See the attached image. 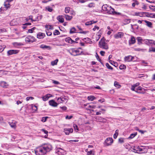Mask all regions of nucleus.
Wrapping results in <instances>:
<instances>
[{"label":"nucleus","instance_id":"f257e3e1","mask_svg":"<svg viewBox=\"0 0 155 155\" xmlns=\"http://www.w3.org/2000/svg\"><path fill=\"white\" fill-rule=\"evenodd\" d=\"M51 145L49 143H44L38 146L34 151L36 155H45L52 149Z\"/></svg>","mask_w":155,"mask_h":155},{"label":"nucleus","instance_id":"f03ea898","mask_svg":"<svg viewBox=\"0 0 155 155\" xmlns=\"http://www.w3.org/2000/svg\"><path fill=\"white\" fill-rule=\"evenodd\" d=\"M99 46L102 49L107 50L108 46L107 44L106 43L103 38L101 39L99 42Z\"/></svg>","mask_w":155,"mask_h":155},{"label":"nucleus","instance_id":"7ed1b4c3","mask_svg":"<svg viewBox=\"0 0 155 155\" xmlns=\"http://www.w3.org/2000/svg\"><path fill=\"white\" fill-rule=\"evenodd\" d=\"M36 39L33 36L28 35L26 37L25 40L26 43H31L34 41H35Z\"/></svg>","mask_w":155,"mask_h":155},{"label":"nucleus","instance_id":"20e7f679","mask_svg":"<svg viewBox=\"0 0 155 155\" xmlns=\"http://www.w3.org/2000/svg\"><path fill=\"white\" fill-rule=\"evenodd\" d=\"M113 142V139L111 137L107 138L104 141V145L106 146L111 145Z\"/></svg>","mask_w":155,"mask_h":155},{"label":"nucleus","instance_id":"39448f33","mask_svg":"<svg viewBox=\"0 0 155 155\" xmlns=\"http://www.w3.org/2000/svg\"><path fill=\"white\" fill-rule=\"evenodd\" d=\"M108 8L106 12V13L108 14H114L115 13L116 14H120V13L119 12H116L114 11V9L111 8V6H110L109 7H108Z\"/></svg>","mask_w":155,"mask_h":155},{"label":"nucleus","instance_id":"423d86ee","mask_svg":"<svg viewBox=\"0 0 155 155\" xmlns=\"http://www.w3.org/2000/svg\"><path fill=\"white\" fill-rule=\"evenodd\" d=\"M143 41L147 45H155V41L153 40L144 39Z\"/></svg>","mask_w":155,"mask_h":155},{"label":"nucleus","instance_id":"0eeeda50","mask_svg":"<svg viewBox=\"0 0 155 155\" xmlns=\"http://www.w3.org/2000/svg\"><path fill=\"white\" fill-rule=\"evenodd\" d=\"M144 89L141 87H138L136 89L135 91L136 92L139 94H143L144 93Z\"/></svg>","mask_w":155,"mask_h":155},{"label":"nucleus","instance_id":"6e6552de","mask_svg":"<svg viewBox=\"0 0 155 155\" xmlns=\"http://www.w3.org/2000/svg\"><path fill=\"white\" fill-rule=\"evenodd\" d=\"M124 36V33L121 32H118L114 35V38L116 39L122 38Z\"/></svg>","mask_w":155,"mask_h":155},{"label":"nucleus","instance_id":"1a4fd4ad","mask_svg":"<svg viewBox=\"0 0 155 155\" xmlns=\"http://www.w3.org/2000/svg\"><path fill=\"white\" fill-rule=\"evenodd\" d=\"M56 153L58 155H64L65 153V151L61 148H58L55 151Z\"/></svg>","mask_w":155,"mask_h":155},{"label":"nucleus","instance_id":"9d476101","mask_svg":"<svg viewBox=\"0 0 155 155\" xmlns=\"http://www.w3.org/2000/svg\"><path fill=\"white\" fill-rule=\"evenodd\" d=\"M19 51L16 50H10L7 51L8 55H11L13 54H15L18 53Z\"/></svg>","mask_w":155,"mask_h":155},{"label":"nucleus","instance_id":"9b49d317","mask_svg":"<svg viewBox=\"0 0 155 155\" xmlns=\"http://www.w3.org/2000/svg\"><path fill=\"white\" fill-rule=\"evenodd\" d=\"M73 131V129L71 128H65L64 129V131L66 134L69 135L70 133H72Z\"/></svg>","mask_w":155,"mask_h":155},{"label":"nucleus","instance_id":"f8f14e48","mask_svg":"<svg viewBox=\"0 0 155 155\" xmlns=\"http://www.w3.org/2000/svg\"><path fill=\"white\" fill-rule=\"evenodd\" d=\"M70 54L74 56H77L80 54L79 51L78 50H72L70 52Z\"/></svg>","mask_w":155,"mask_h":155},{"label":"nucleus","instance_id":"ddd939ff","mask_svg":"<svg viewBox=\"0 0 155 155\" xmlns=\"http://www.w3.org/2000/svg\"><path fill=\"white\" fill-rule=\"evenodd\" d=\"M95 119L98 121L104 123H106L107 122V120L105 118H103L99 116L96 117Z\"/></svg>","mask_w":155,"mask_h":155},{"label":"nucleus","instance_id":"4468645a","mask_svg":"<svg viewBox=\"0 0 155 155\" xmlns=\"http://www.w3.org/2000/svg\"><path fill=\"white\" fill-rule=\"evenodd\" d=\"M134 58V57H132L131 55H129L124 57V61L126 62H130L132 61Z\"/></svg>","mask_w":155,"mask_h":155},{"label":"nucleus","instance_id":"2eb2a0df","mask_svg":"<svg viewBox=\"0 0 155 155\" xmlns=\"http://www.w3.org/2000/svg\"><path fill=\"white\" fill-rule=\"evenodd\" d=\"M45 36V34L44 33L39 32L37 35V37L39 39L43 38Z\"/></svg>","mask_w":155,"mask_h":155},{"label":"nucleus","instance_id":"dca6fc26","mask_svg":"<svg viewBox=\"0 0 155 155\" xmlns=\"http://www.w3.org/2000/svg\"><path fill=\"white\" fill-rule=\"evenodd\" d=\"M65 41L66 42L71 44H72L74 43H77L78 42L74 41L73 40H72L71 38L70 37H68L66 38L65 39Z\"/></svg>","mask_w":155,"mask_h":155},{"label":"nucleus","instance_id":"f3484780","mask_svg":"<svg viewBox=\"0 0 155 155\" xmlns=\"http://www.w3.org/2000/svg\"><path fill=\"white\" fill-rule=\"evenodd\" d=\"M146 13L145 12L136 13L135 15L136 16H139L140 17H146Z\"/></svg>","mask_w":155,"mask_h":155},{"label":"nucleus","instance_id":"a211bd4d","mask_svg":"<svg viewBox=\"0 0 155 155\" xmlns=\"http://www.w3.org/2000/svg\"><path fill=\"white\" fill-rule=\"evenodd\" d=\"M49 105L53 107H56L58 104L54 101L51 100L49 101Z\"/></svg>","mask_w":155,"mask_h":155},{"label":"nucleus","instance_id":"6ab92c4d","mask_svg":"<svg viewBox=\"0 0 155 155\" xmlns=\"http://www.w3.org/2000/svg\"><path fill=\"white\" fill-rule=\"evenodd\" d=\"M52 96V95L51 94H47L42 97L43 100L44 101H47L50 97H51Z\"/></svg>","mask_w":155,"mask_h":155},{"label":"nucleus","instance_id":"aec40b11","mask_svg":"<svg viewBox=\"0 0 155 155\" xmlns=\"http://www.w3.org/2000/svg\"><path fill=\"white\" fill-rule=\"evenodd\" d=\"M40 47L43 49H47L48 50H50L51 49V48L50 46H47L44 44L41 45Z\"/></svg>","mask_w":155,"mask_h":155},{"label":"nucleus","instance_id":"412c9836","mask_svg":"<svg viewBox=\"0 0 155 155\" xmlns=\"http://www.w3.org/2000/svg\"><path fill=\"white\" fill-rule=\"evenodd\" d=\"M135 42V38L133 36H131V39L129 40V45L133 44H134Z\"/></svg>","mask_w":155,"mask_h":155},{"label":"nucleus","instance_id":"4be33fe9","mask_svg":"<svg viewBox=\"0 0 155 155\" xmlns=\"http://www.w3.org/2000/svg\"><path fill=\"white\" fill-rule=\"evenodd\" d=\"M141 149H140L139 146H134L133 148H132V151L134 152H138L139 151H140Z\"/></svg>","mask_w":155,"mask_h":155},{"label":"nucleus","instance_id":"5701e85b","mask_svg":"<svg viewBox=\"0 0 155 155\" xmlns=\"http://www.w3.org/2000/svg\"><path fill=\"white\" fill-rule=\"evenodd\" d=\"M96 107V106L95 105H94L92 104L91 103L90 105H88V106L86 108V109L87 110H92V111H94V110H91V108H93L94 109Z\"/></svg>","mask_w":155,"mask_h":155},{"label":"nucleus","instance_id":"b1692460","mask_svg":"<svg viewBox=\"0 0 155 155\" xmlns=\"http://www.w3.org/2000/svg\"><path fill=\"white\" fill-rule=\"evenodd\" d=\"M57 19L61 23H63L64 22V18L62 15H59L57 17Z\"/></svg>","mask_w":155,"mask_h":155},{"label":"nucleus","instance_id":"393cba45","mask_svg":"<svg viewBox=\"0 0 155 155\" xmlns=\"http://www.w3.org/2000/svg\"><path fill=\"white\" fill-rule=\"evenodd\" d=\"M0 85L1 86L3 87L6 88L7 87L8 84L6 82L2 81L0 82Z\"/></svg>","mask_w":155,"mask_h":155},{"label":"nucleus","instance_id":"a878e982","mask_svg":"<svg viewBox=\"0 0 155 155\" xmlns=\"http://www.w3.org/2000/svg\"><path fill=\"white\" fill-rule=\"evenodd\" d=\"M110 6H108L107 5L105 4L104 5L102 6V10H103L104 12L106 13V12L107 11L108 9V8Z\"/></svg>","mask_w":155,"mask_h":155},{"label":"nucleus","instance_id":"bb28decb","mask_svg":"<svg viewBox=\"0 0 155 155\" xmlns=\"http://www.w3.org/2000/svg\"><path fill=\"white\" fill-rule=\"evenodd\" d=\"M110 6H108L107 5L105 4L104 5L102 6V10H103L104 12L106 13V12L107 11L108 9V8Z\"/></svg>","mask_w":155,"mask_h":155},{"label":"nucleus","instance_id":"cd10ccee","mask_svg":"<svg viewBox=\"0 0 155 155\" xmlns=\"http://www.w3.org/2000/svg\"><path fill=\"white\" fill-rule=\"evenodd\" d=\"M139 85L140 83L138 82L134 84V85H132L131 87V90L133 91H135V90L136 89V88Z\"/></svg>","mask_w":155,"mask_h":155},{"label":"nucleus","instance_id":"c85d7f7f","mask_svg":"<svg viewBox=\"0 0 155 155\" xmlns=\"http://www.w3.org/2000/svg\"><path fill=\"white\" fill-rule=\"evenodd\" d=\"M4 5L5 7L6 8V9L9 8L11 6L10 3L6 1L4 2Z\"/></svg>","mask_w":155,"mask_h":155},{"label":"nucleus","instance_id":"c756f323","mask_svg":"<svg viewBox=\"0 0 155 155\" xmlns=\"http://www.w3.org/2000/svg\"><path fill=\"white\" fill-rule=\"evenodd\" d=\"M13 45L15 47H17L18 46H21L23 45L24 44L22 43L15 42L13 43Z\"/></svg>","mask_w":155,"mask_h":155},{"label":"nucleus","instance_id":"7c9ffc66","mask_svg":"<svg viewBox=\"0 0 155 155\" xmlns=\"http://www.w3.org/2000/svg\"><path fill=\"white\" fill-rule=\"evenodd\" d=\"M97 22V21H94L92 20L90 21L86 22L85 25H89L92 24L93 23H96Z\"/></svg>","mask_w":155,"mask_h":155},{"label":"nucleus","instance_id":"2f4dec72","mask_svg":"<svg viewBox=\"0 0 155 155\" xmlns=\"http://www.w3.org/2000/svg\"><path fill=\"white\" fill-rule=\"evenodd\" d=\"M130 22V19H124L123 21V23L124 25H127Z\"/></svg>","mask_w":155,"mask_h":155},{"label":"nucleus","instance_id":"473e14b6","mask_svg":"<svg viewBox=\"0 0 155 155\" xmlns=\"http://www.w3.org/2000/svg\"><path fill=\"white\" fill-rule=\"evenodd\" d=\"M84 41L87 43H91L92 41L89 38H85L83 39Z\"/></svg>","mask_w":155,"mask_h":155},{"label":"nucleus","instance_id":"72a5a7b5","mask_svg":"<svg viewBox=\"0 0 155 155\" xmlns=\"http://www.w3.org/2000/svg\"><path fill=\"white\" fill-rule=\"evenodd\" d=\"M64 16L66 19L68 21H70L72 18V16H70L67 15H65Z\"/></svg>","mask_w":155,"mask_h":155},{"label":"nucleus","instance_id":"f704fd0d","mask_svg":"<svg viewBox=\"0 0 155 155\" xmlns=\"http://www.w3.org/2000/svg\"><path fill=\"white\" fill-rule=\"evenodd\" d=\"M139 148L140 149H141L140 151H139V152H141L142 153H143L144 152L146 151V150L144 148V147L143 146H139Z\"/></svg>","mask_w":155,"mask_h":155},{"label":"nucleus","instance_id":"c9c22d12","mask_svg":"<svg viewBox=\"0 0 155 155\" xmlns=\"http://www.w3.org/2000/svg\"><path fill=\"white\" fill-rule=\"evenodd\" d=\"M76 32V29L74 27L71 28L70 31V34H73Z\"/></svg>","mask_w":155,"mask_h":155},{"label":"nucleus","instance_id":"e433bc0d","mask_svg":"<svg viewBox=\"0 0 155 155\" xmlns=\"http://www.w3.org/2000/svg\"><path fill=\"white\" fill-rule=\"evenodd\" d=\"M144 21L146 23L147 26L150 27H151L152 24L151 22L147 20H144Z\"/></svg>","mask_w":155,"mask_h":155},{"label":"nucleus","instance_id":"4c0bfd02","mask_svg":"<svg viewBox=\"0 0 155 155\" xmlns=\"http://www.w3.org/2000/svg\"><path fill=\"white\" fill-rule=\"evenodd\" d=\"M109 62L112 64L115 67H117V63L112 60H109Z\"/></svg>","mask_w":155,"mask_h":155},{"label":"nucleus","instance_id":"58836bf2","mask_svg":"<svg viewBox=\"0 0 155 155\" xmlns=\"http://www.w3.org/2000/svg\"><path fill=\"white\" fill-rule=\"evenodd\" d=\"M114 86L117 88H120L121 87V85H120L119 83L116 81L114 82Z\"/></svg>","mask_w":155,"mask_h":155},{"label":"nucleus","instance_id":"ea45409f","mask_svg":"<svg viewBox=\"0 0 155 155\" xmlns=\"http://www.w3.org/2000/svg\"><path fill=\"white\" fill-rule=\"evenodd\" d=\"M95 99V97L93 96H89L87 97V99L89 101H92Z\"/></svg>","mask_w":155,"mask_h":155},{"label":"nucleus","instance_id":"a19ab883","mask_svg":"<svg viewBox=\"0 0 155 155\" xmlns=\"http://www.w3.org/2000/svg\"><path fill=\"white\" fill-rule=\"evenodd\" d=\"M137 39L138 41V43L139 44H140L142 43V41H143L142 38L140 37H138L137 38Z\"/></svg>","mask_w":155,"mask_h":155},{"label":"nucleus","instance_id":"79ce46f5","mask_svg":"<svg viewBox=\"0 0 155 155\" xmlns=\"http://www.w3.org/2000/svg\"><path fill=\"white\" fill-rule=\"evenodd\" d=\"M137 134V132L135 133L134 134H132L130 135V136L129 137L128 139H131L134 138Z\"/></svg>","mask_w":155,"mask_h":155},{"label":"nucleus","instance_id":"37998d69","mask_svg":"<svg viewBox=\"0 0 155 155\" xmlns=\"http://www.w3.org/2000/svg\"><path fill=\"white\" fill-rule=\"evenodd\" d=\"M58 61V59H56L54 61H52L51 62V65L53 66L56 65Z\"/></svg>","mask_w":155,"mask_h":155},{"label":"nucleus","instance_id":"c03bdc74","mask_svg":"<svg viewBox=\"0 0 155 155\" xmlns=\"http://www.w3.org/2000/svg\"><path fill=\"white\" fill-rule=\"evenodd\" d=\"M153 13H152L149 12H147L146 17H153Z\"/></svg>","mask_w":155,"mask_h":155},{"label":"nucleus","instance_id":"a18cd8bd","mask_svg":"<svg viewBox=\"0 0 155 155\" xmlns=\"http://www.w3.org/2000/svg\"><path fill=\"white\" fill-rule=\"evenodd\" d=\"M31 23H26L23 25L22 28L23 29H25L26 28L27 25H31Z\"/></svg>","mask_w":155,"mask_h":155},{"label":"nucleus","instance_id":"49530a36","mask_svg":"<svg viewBox=\"0 0 155 155\" xmlns=\"http://www.w3.org/2000/svg\"><path fill=\"white\" fill-rule=\"evenodd\" d=\"M94 150H91L87 152V155H94Z\"/></svg>","mask_w":155,"mask_h":155},{"label":"nucleus","instance_id":"de8ad7c7","mask_svg":"<svg viewBox=\"0 0 155 155\" xmlns=\"http://www.w3.org/2000/svg\"><path fill=\"white\" fill-rule=\"evenodd\" d=\"M124 138L121 137L118 139V143H123L124 142Z\"/></svg>","mask_w":155,"mask_h":155},{"label":"nucleus","instance_id":"09e8293b","mask_svg":"<svg viewBox=\"0 0 155 155\" xmlns=\"http://www.w3.org/2000/svg\"><path fill=\"white\" fill-rule=\"evenodd\" d=\"M36 29L35 27H34L31 29H28L27 33H32Z\"/></svg>","mask_w":155,"mask_h":155},{"label":"nucleus","instance_id":"8fccbe9b","mask_svg":"<svg viewBox=\"0 0 155 155\" xmlns=\"http://www.w3.org/2000/svg\"><path fill=\"white\" fill-rule=\"evenodd\" d=\"M101 35L99 34V33H97L96 37V39L97 41H98V40L101 37Z\"/></svg>","mask_w":155,"mask_h":155},{"label":"nucleus","instance_id":"3c124183","mask_svg":"<svg viewBox=\"0 0 155 155\" xmlns=\"http://www.w3.org/2000/svg\"><path fill=\"white\" fill-rule=\"evenodd\" d=\"M87 6L89 8H92L95 6V4L94 3H91Z\"/></svg>","mask_w":155,"mask_h":155},{"label":"nucleus","instance_id":"603ef678","mask_svg":"<svg viewBox=\"0 0 155 155\" xmlns=\"http://www.w3.org/2000/svg\"><path fill=\"white\" fill-rule=\"evenodd\" d=\"M106 66L107 68L108 69H110L111 70H112L113 69V68L112 67H111L110 65L108 64V63H107L106 64Z\"/></svg>","mask_w":155,"mask_h":155},{"label":"nucleus","instance_id":"864d4df0","mask_svg":"<svg viewBox=\"0 0 155 155\" xmlns=\"http://www.w3.org/2000/svg\"><path fill=\"white\" fill-rule=\"evenodd\" d=\"M73 127H74V129L75 131L78 132L79 130H78V128L76 124H74Z\"/></svg>","mask_w":155,"mask_h":155},{"label":"nucleus","instance_id":"5fc2aeb1","mask_svg":"<svg viewBox=\"0 0 155 155\" xmlns=\"http://www.w3.org/2000/svg\"><path fill=\"white\" fill-rule=\"evenodd\" d=\"M126 67L124 65H121L119 67V68L120 70L125 69L126 68Z\"/></svg>","mask_w":155,"mask_h":155},{"label":"nucleus","instance_id":"6e6d98bb","mask_svg":"<svg viewBox=\"0 0 155 155\" xmlns=\"http://www.w3.org/2000/svg\"><path fill=\"white\" fill-rule=\"evenodd\" d=\"M54 35H58L60 34V32L57 30H55L53 32Z\"/></svg>","mask_w":155,"mask_h":155},{"label":"nucleus","instance_id":"4d7b16f0","mask_svg":"<svg viewBox=\"0 0 155 155\" xmlns=\"http://www.w3.org/2000/svg\"><path fill=\"white\" fill-rule=\"evenodd\" d=\"M70 8L68 7H66L65 9V12L66 13H68L69 12Z\"/></svg>","mask_w":155,"mask_h":155},{"label":"nucleus","instance_id":"13d9d810","mask_svg":"<svg viewBox=\"0 0 155 155\" xmlns=\"http://www.w3.org/2000/svg\"><path fill=\"white\" fill-rule=\"evenodd\" d=\"M46 34L48 36H50L51 35L52 33L50 31H49L47 29V30H46Z\"/></svg>","mask_w":155,"mask_h":155},{"label":"nucleus","instance_id":"bf43d9fd","mask_svg":"<svg viewBox=\"0 0 155 155\" xmlns=\"http://www.w3.org/2000/svg\"><path fill=\"white\" fill-rule=\"evenodd\" d=\"M48 118V117H43L42 118L41 121L43 122H45Z\"/></svg>","mask_w":155,"mask_h":155},{"label":"nucleus","instance_id":"052dcab7","mask_svg":"<svg viewBox=\"0 0 155 155\" xmlns=\"http://www.w3.org/2000/svg\"><path fill=\"white\" fill-rule=\"evenodd\" d=\"M57 100L58 103H62L63 102V100H62V98H61V97L58 98Z\"/></svg>","mask_w":155,"mask_h":155},{"label":"nucleus","instance_id":"680f3d73","mask_svg":"<svg viewBox=\"0 0 155 155\" xmlns=\"http://www.w3.org/2000/svg\"><path fill=\"white\" fill-rule=\"evenodd\" d=\"M139 4V3L137 1H135V2H133L132 4V6L133 7H134L135 6V5H138Z\"/></svg>","mask_w":155,"mask_h":155},{"label":"nucleus","instance_id":"e2e57ef3","mask_svg":"<svg viewBox=\"0 0 155 155\" xmlns=\"http://www.w3.org/2000/svg\"><path fill=\"white\" fill-rule=\"evenodd\" d=\"M149 51L155 52V48L153 47H151L149 48Z\"/></svg>","mask_w":155,"mask_h":155},{"label":"nucleus","instance_id":"0e129e2a","mask_svg":"<svg viewBox=\"0 0 155 155\" xmlns=\"http://www.w3.org/2000/svg\"><path fill=\"white\" fill-rule=\"evenodd\" d=\"M46 10H47L49 12H51L52 11V8L49 7H46Z\"/></svg>","mask_w":155,"mask_h":155},{"label":"nucleus","instance_id":"69168bd1","mask_svg":"<svg viewBox=\"0 0 155 155\" xmlns=\"http://www.w3.org/2000/svg\"><path fill=\"white\" fill-rule=\"evenodd\" d=\"M5 48L4 46H2V45L0 46V52L2 51Z\"/></svg>","mask_w":155,"mask_h":155},{"label":"nucleus","instance_id":"338daca9","mask_svg":"<svg viewBox=\"0 0 155 155\" xmlns=\"http://www.w3.org/2000/svg\"><path fill=\"white\" fill-rule=\"evenodd\" d=\"M6 31V30L5 28H3L2 29H0V33L5 32Z\"/></svg>","mask_w":155,"mask_h":155},{"label":"nucleus","instance_id":"774afa93","mask_svg":"<svg viewBox=\"0 0 155 155\" xmlns=\"http://www.w3.org/2000/svg\"><path fill=\"white\" fill-rule=\"evenodd\" d=\"M32 109L35 111L37 110L38 109L37 106L35 105L32 106Z\"/></svg>","mask_w":155,"mask_h":155}]
</instances>
